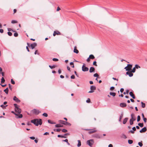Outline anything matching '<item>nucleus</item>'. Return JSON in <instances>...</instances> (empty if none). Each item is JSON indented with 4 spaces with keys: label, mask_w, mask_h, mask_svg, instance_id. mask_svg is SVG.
I'll return each instance as SVG.
<instances>
[{
    "label": "nucleus",
    "mask_w": 147,
    "mask_h": 147,
    "mask_svg": "<svg viewBox=\"0 0 147 147\" xmlns=\"http://www.w3.org/2000/svg\"><path fill=\"white\" fill-rule=\"evenodd\" d=\"M138 126H139L141 127H143V126H144V124H143V123H138Z\"/></svg>",
    "instance_id": "28"
},
{
    "label": "nucleus",
    "mask_w": 147,
    "mask_h": 147,
    "mask_svg": "<svg viewBox=\"0 0 147 147\" xmlns=\"http://www.w3.org/2000/svg\"><path fill=\"white\" fill-rule=\"evenodd\" d=\"M140 120V117L139 115H138L137 117V121H139Z\"/></svg>",
    "instance_id": "46"
},
{
    "label": "nucleus",
    "mask_w": 147,
    "mask_h": 147,
    "mask_svg": "<svg viewBox=\"0 0 147 147\" xmlns=\"http://www.w3.org/2000/svg\"><path fill=\"white\" fill-rule=\"evenodd\" d=\"M93 76L94 77H98L99 76V75H98V74L97 73H96V74H94Z\"/></svg>",
    "instance_id": "50"
},
{
    "label": "nucleus",
    "mask_w": 147,
    "mask_h": 147,
    "mask_svg": "<svg viewBox=\"0 0 147 147\" xmlns=\"http://www.w3.org/2000/svg\"><path fill=\"white\" fill-rule=\"evenodd\" d=\"M90 89L91 90L94 91V90H95L96 89V87L94 86H91Z\"/></svg>",
    "instance_id": "19"
},
{
    "label": "nucleus",
    "mask_w": 147,
    "mask_h": 147,
    "mask_svg": "<svg viewBox=\"0 0 147 147\" xmlns=\"http://www.w3.org/2000/svg\"><path fill=\"white\" fill-rule=\"evenodd\" d=\"M131 71V72H132V73H134L136 71L135 67H134Z\"/></svg>",
    "instance_id": "41"
},
{
    "label": "nucleus",
    "mask_w": 147,
    "mask_h": 147,
    "mask_svg": "<svg viewBox=\"0 0 147 147\" xmlns=\"http://www.w3.org/2000/svg\"><path fill=\"white\" fill-rule=\"evenodd\" d=\"M123 138H125H125H127V137L126 136V135H125L124 134H123Z\"/></svg>",
    "instance_id": "63"
},
{
    "label": "nucleus",
    "mask_w": 147,
    "mask_h": 147,
    "mask_svg": "<svg viewBox=\"0 0 147 147\" xmlns=\"http://www.w3.org/2000/svg\"><path fill=\"white\" fill-rule=\"evenodd\" d=\"M143 120L144 122L146 123V122L147 119L146 118H144Z\"/></svg>",
    "instance_id": "60"
},
{
    "label": "nucleus",
    "mask_w": 147,
    "mask_h": 147,
    "mask_svg": "<svg viewBox=\"0 0 147 147\" xmlns=\"http://www.w3.org/2000/svg\"><path fill=\"white\" fill-rule=\"evenodd\" d=\"M31 122L36 126H38L39 125H41L42 124V120L41 119H34L31 120Z\"/></svg>",
    "instance_id": "1"
},
{
    "label": "nucleus",
    "mask_w": 147,
    "mask_h": 147,
    "mask_svg": "<svg viewBox=\"0 0 147 147\" xmlns=\"http://www.w3.org/2000/svg\"><path fill=\"white\" fill-rule=\"evenodd\" d=\"M0 32L2 33L3 32V30L2 29H0Z\"/></svg>",
    "instance_id": "64"
},
{
    "label": "nucleus",
    "mask_w": 147,
    "mask_h": 147,
    "mask_svg": "<svg viewBox=\"0 0 147 147\" xmlns=\"http://www.w3.org/2000/svg\"><path fill=\"white\" fill-rule=\"evenodd\" d=\"M7 34L9 36H11L12 35V33L10 32H7Z\"/></svg>",
    "instance_id": "53"
},
{
    "label": "nucleus",
    "mask_w": 147,
    "mask_h": 147,
    "mask_svg": "<svg viewBox=\"0 0 147 147\" xmlns=\"http://www.w3.org/2000/svg\"><path fill=\"white\" fill-rule=\"evenodd\" d=\"M134 121L132 120V119H130L129 121V123L130 125H132L134 123Z\"/></svg>",
    "instance_id": "31"
},
{
    "label": "nucleus",
    "mask_w": 147,
    "mask_h": 147,
    "mask_svg": "<svg viewBox=\"0 0 147 147\" xmlns=\"http://www.w3.org/2000/svg\"><path fill=\"white\" fill-rule=\"evenodd\" d=\"M71 78L72 79H74L75 78V76L74 75H72L71 76Z\"/></svg>",
    "instance_id": "57"
},
{
    "label": "nucleus",
    "mask_w": 147,
    "mask_h": 147,
    "mask_svg": "<svg viewBox=\"0 0 147 147\" xmlns=\"http://www.w3.org/2000/svg\"><path fill=\"white\" fill-rule=\"evenodd\" d=\"M132 67V65L131 64H129L127 65V66L124 69L127 71H130Z\"/></svg>",
    "instance_id": "5"
},
{
    "label": "nucleus",
    "mask_w": 147,
    "mask_h": 147,
    "mask_svg": "<svg viewBox=\"0 0 147 147\" xmlns=\"http://www.w3.org/2000/svg\"><path fill=\"white\" fill-rule=\"evenodd\" d=\"M93 65H95L96 66H97V65L96 64V61H94L93 63Z\"/></svg>",
    "instance_id": "56"
},
{
    "label": "nucleus",
    "mask_w": 147,
    "mask_h": 147,
    "mask_svg": "<svg viewBox=\"0 0 147 147\" xmlns=\"http://www.w3.org/2000/svg\"><path fill=\"white\" fill-rule=\"evenodd\" d=\"M90 102V100L89 98H88L87 100H86V102L88 103H89Z\"/></svg>",
    "instance_id": "47"
},
{
    "label": "nucleus",
    "mask_w": 147,
    "mask_h": 147,
    "mask_svg": "<svg viewBox=\"0 0 147 147\" xmlns=\"http://www.w3.org/2000/svg\"><path fill=\"white\" fill-rule=\"evenodd\" d=\"M115 89V87L113 86L111 87L110 88V90H114Z\"/></svg>",
    "instance_id": "61"
},
{
    "label": "nucleus",
    "mask_w": 147,
    "mask_h": 147,
    "mask_svg": "<svg viewBox=\"0 0 147 147\" xmlns=\"http://www.w3.org/2000/svg\"><path fill=\"white\" fill-rule=\"evenodd\" d=\"M65 125H68L69 126H70L71 125V124L70 123H69L68 122H67V121H66Z\"/></svg>",
    "instance_id": "40"
},
{
    "label": "nucleus",
    "mask_w": 147,
    "mask_h": 147,
    "mask_svg": "<svg viewBox=\"0 0 147 147\" xmlns=\"http://www.w3.org/2000/svg\"><path fill=\"white\" fill-rule=\"evenodd\" d=\"M53 60L54 61H58V59L57 58H54L53 59Z\"/></svg>",
    "instance_id": "49"
},
{
    "label": "nucleus",
    "mask_w": 147,
    "mask_h": 147,
    "mask_svg": "<svg viewBox=\"0 0 147 147\" xmlns=\"http://www.w3.org/2000/svg\"><path fill=\"white\" fill-rule=\"evenodd\" d=\"M7 105L4 106L3 105H1V107L3 108V109H4L5 108V107H7Z\"/></svg>",
    "instance_id": "48"
},
{
    "label": "nucleus",
    "mask_w": 147,
    "mask_h": 147,
    "mask_svg": "<svg viewBox=\"0 0 147 147\" xmlns=\"http://www.w3.org/2000/svg\"><path fill=\"white\" fill-rule=\"evenodd\" d=\"M37 46V44L34 42L33 43L31 44L30 45V47H31L32 49H33L34 47Z\"/></svg>",
    "instance_id": "12"
},
{
    "label": "nucleus",
    "mask_w": 147,
    "mask_h": 147,
    "mask_svg": "<svg viewBox=\"0 0 147 147\" xmlns=\"http://www.w3.org/2000/svg\"><path fill=\"white\" fill-rule=\"evenodd\" d=\"M138 144L139 145L140 147H142L143 146V144L142 143V142H139L138 143Z\"/></svg>",
    "instance_id": "42"
},
{
    "label": "nucleus",
    "mask_w": 147,
    "mask_h": 147,
    "mask_svg": "<svg viewBox=\"0 0 147 147\" xmlns=\"http://www.w3.org/2000/svg\"><path fill=\"white\" fill-rule=\"evenodd\" d=\"M95 68L93 67H91L90 69L89 72L90 73H92L94 72L95 71Z\"/></svg>",
    "instance_id": "16"
},
{
    "label": "nucleus",
    "mask_w": 147,
    "mask_h": 147,
    "mask_svg": "<svg viewBox=\"0 0 147 147\" xmlns=\"http://www.w3.org/2000/svg\"><path fill=\"white\" fill-rule=\"evenodd\" d=\"M110 94L113 96H115L116 95V93L115 92H110Z\"/></svg>",
    "instance_id": "26"
},
{
    "label": "nucleus",
    "mask_w": 147,
    "mask_h": 147,
    "mask_svg": "<svg viewBox=\"0 0 147 147\" xmlns=\"http://www.w3.org/2000/svg\"><path fill=\"white\" fill-rule=\"evenodd\" d=\"M120 106L122 107H124L126 106V104L125 103H121L120 104Z\"/></svg>",
    "instance_id": "15"
},
{
    "label": "nucleus",
    "mask_w": 147,
    "mask_h": 147,
    "mask_svg": "<svg viewBox=\"0 0 147 147\" xmlns=\"http://www.w3.org/2000/svg\"><path fill=\"white\" fill-rule=\"evenodd\" d=\"M17 21L15 20H12L11 21V23L12 24H14L17 23Z\"/></svg>",
    "instance_id": "45"
},
{
    "label": "nucleus",
    "mask_w": 147,
    "mask_h": 147,
    "mask_svg": "<svg viewBox=\"0 0 147 147\" xmlns=\"http://www.w3.org/2000/svg\"><path fill=\"white\" fill-rule=\"evenodd\" d=\"M55 126L56 127H63V125H62L60 124L59 123L55 125Z\"/></svg>",
    "instance_id": "17"
},
{
    "label": "nucleus",
    "mask_w": 147,
    "mask_h": 147,
    "mask_svg": "<svg viewBox=\"0 0 147 147\" xmlns=\"http://www.w3.org/2000/svg\"><path fill=\"white\" fill-rule=\"evenodd\" d=\"M129 95L131 96L133 98V99H135V96L133 94V93L132 92H129Z\"/></svg>",
    "instance_id": "14"
},
{
    "label": "nucleus",
    "mask_w": 147,
    "mask_h": 147,
    "mask_svg": "<svg viewBox=\"0 0 147 147\" xmlns=\"http://www.w3.org/2000/svg\"><path fill=\"white\" fill-rule=\"evenodd\" d=\"M133 142V141L131 140H128V143L129 144H132Z\"/></svg>",
    "instance_id": "39"
},
{
    "label": "nucleus",
    "mask_w": 147,
    "mask_h": 147,
    "mask_svg": "<svg viewBox=\"0 0 147 147\" xmlns=\"http://www.w3.org/2000/svg\"><path fill=\"white\" fill-rule=\"evenodd\" d=\"M62 131L63 132H67V130L65 129H63L62 130Z\"/></svg>",
    "instance_id": "54"
},
{
    "label": "nucleus",
    "mask_w": 147,
    "mask_h": 147,
    "mask_svg": "<svg viewBox=\"0 0 147 147\" xmlns=\"http://www.w3.org/2000/svg\"><path fill=\"white\" fill-rule=\"evenodd\" d=\"M5 81V80L4 79L3 77H2L1 79V83H3Z\"/></svg>",
    "instance_id": "33"
},
{
    "label": "nucleus",
    "mask_w": 147,
    "mask_h": 147,
    "mask_svg": "<svg viewBox=\"0 0 147 147\" xmlns=\"http://www.w3.org/2000/svg\"><path fill=\"white\" fill-rule=\"evenodd\" d=\"M128 119V118L127 117H126L123 120V124H125L127 121Z\"/></svg>",
    "instance_id": "20"
},
{
    "label": "nucleus",
    "mask_w": 147,
    "mask_h": 147,
    "mask_svg": "<svg viewBox=\"0 0 147 147\" xmlns=\"http://www.w3.org/2000/svg\"><path fill=\"white\" fill-rule=\"evenodd\" d=\"M11 82L13 84H15V82L13 81V80L12 79H11Z\"/></svg>",
    "instance_id": "52"
},
{
    "label": "nucleus",
    "mask_w": 147,
    "mask_h": 147,
    "mask_svg": "<svg viewBox=\"0 0 147 147\" xmlns=\"http://www.w3.org/2000/svg\"><path fill=\"white\" fill-rule=\"evenodd\" d=\"M67 70L69 71H70V67L68 66H67Z\"/></svg>",
    "instance_id": "62"
},
{
    "label": "nucleus",
    "mask_w": 147,
    "mask_h": 147,
    "mask_svg": "<svg viewBox=\"0 0 147 147\" xmlns=\"http://www.w3.org/2000/svg\"><path fill=\"white\" fill-rule=\"evenodd\" d=\"M49 67L51 69H53V68H55L56 67V66L55 65H53V66H51V65H49Z\"/></svg>",
    "instance_id": "30"
},
{
    "label": "nucleus",
    "mask_w": 147,
    "mask_h": 147,
    "mask_svg": "<svg viewBox=\"0 0 147 147\" xmlns=\"http://www.w3.org/2000/svg\"><path fill=\"white\" fill-rule=\"evenodd\" d=\"M17 116H18L17 117V118H22L23 117V115L22 114H20L19 115L18 114V115H17Z\"/></svg>",
    "instance_id": "34"
},
{
    "label": "nucleus",
    "mask_w": 147,
    "mask_h": 147,
    "mask_svg": "<svg viewBox=\"0 0 147 147\" xmlns=\"http://www.w3.org/2000/svg\"><path fill=\"white\" fill-rule=\"evenodd\" d=\"M14 36L15 37H17L18 36V34L17 33H15L14 34Z\"/></svg>",
    "instance_id": "51"
},
{
    "label": "nucleus",
    "mask_w": 147,
    "mask_h": 147,
    "mask_svg": "<svg viewBox=\"0 0 147 147\" xmlns=\"http://www.w3.org/2000/svg\"><path fill=\"white\" fill-rule=\"evenodd\" d=\"M86 65L85 64H84L82 67V70L83 71H86L88 70V68L86 67Z\"/></svg>",
    "instance_id": "7"
},
{
    "label": "nucleus",
    "mask_w": 147,
    "mask_h": 147,
    "mask_svg": "<svg viewBox=\"0 0 147 147\" xmlns=\"http://www.w3.org/2000/svg\"><path fill=\"white\" fill-rule=\"evenodd\" d=\"M4 91L5 93L7 94L8 92V89L7 88L5 90H4Z\"/></svg>",
    "instance_id": "29"
},
{
    "label": "nucleus",
    "mask_w": 147,
    "mask_h": 147,
    "mask_svg": "<svg viewBox=\"0 0 147 147\" xmlns=\"http://www.w3.org/2000/svg\"><path fill=\"white\" fill-rule=\"evenodd\" d=\"M146 127H143L141 130H140V133H142V132H144L146 131Z\"/></svg>",
    "instance_id": "13"
},
{
    "label": "nucleus",
    "mask_w": 147,
    "mask_h": 147,
    "mask_svg": "<svg viewBox=\"0 0 147 147\" xmlns=\"http://www.w3.org/2000/svg\"><path fill=\"white\" fill-rule=\"evenodd\" d=\"M129 90H127L126 91V92H124L123 93V94H127V95L128 94V93L129 92Z\"/></svg>",
    "instance_id": "38"
},
{
    "label": "nucleus",
    "mask_w": 147,
    "mask_h": 147,
    "mask_svg": "<svg viewBox=\"0 0 147 147\" xmlns=\"http://www.w3.org/2000/svg\"><path fill=\"white\" fill-rule=\"evenodd\" d=\"M61 129H54V131H56L57 132H59L61 130Z\"/></svg>",
    "instance_id": "36"
},
{
    "label": "nucleus",
    "mask_w": 147,
    "mask_h": 147,
    "mask_svg": "<svg viewBox=\"0 0 147 147\" xmlns=\"http://www.w3.org/2000/svg\"><path fill=\"white\" fill-rule=\"evenodd\" d=\"M66 121H64L63 120H59V122L60 123H61L62 124H63L64 125H65V123Z\"/></svg>",
    "instance_id": "22"
},
{
    "label": "nucleus",
    "mask_w": 147,
    "mask_h": 147,
    "mask_svg": "<svg viewBox=\"0 0 147 147\" xmlns=\"http://www.w3.org/2000/svg\"><path fill=\"white\" fill-rule=\"evenodd\" d=\"M78 143L77 145V146L78 147H80L81 145V142L80 141V140H78Z\"/></svg>",
    "instance_id": "32"
},
{
    "label": "nucleus",
    "mask_w": 147,
    "mask_h": 147,
    "mask_svg": "<svg viewBox=\"0 0 147 147\" xmlns=\"http://www.w3.org/2000/svg\"><path fill=\"white\" fill-rule=\"evenodd\" d=\"M85 130L87 131H89L88 133L90 134L96 132L97 131V130L95 128L91 129H86Z\"/></svg>",
    "instance_id": "4"
},
{
    "label": "nucleus",
    "mask_w": 147,
    "mask_h": 147,
    "mask_svg": "<svg viewBox=\"0 0 147 147\" xmlns=\"http://www.w3.org/2000/svg\"><path fill=\"white\" fill-rule=\"evenodd\" d=\"M124 91V89L123 88H121L120 89V91L121 93H122Z\"/></svg>",
    "instance_id": "59"
},
{
    "label": "nucleus",
    "mask_w": 147,
    "mask_h": 147,
    "mask_svg": "<svg viewBox=\"0 0 147 147\" xmlns=\"http://www.w3.org/2000/svg\"><path fill=\"white\" fill-rule=\"evenodd\" d=\"M57 137L59 138L61 137V138H67V137L66 136H63V135H58L57 136Z\"/></svg>",
    "instance_id": "25"
},
{
    "label": "nucleus",
    "mask_w": 147,
    "mask_h": 147,
    "mask_svg": "<svg viewBox=\"0 0 147 147\" xmlns=\"http://www.w3.org/2000/svg\"><path fill=\"white\" fill-rule=\"evenodd\" d=\"M131 119H132V120L133 121H135L136 120V119L135 117H134L133 116L134 115L132 114L131 115Z\"/></svg>",
    "instance_id": "27"
},
{
    "label": "nucleus",
    "mask_w": 147,
    "mask_h": 147,
    "mask_svg": "<svg viewBox=\"0 0 147 147\" xmlns=\"http://www.w3.org/2000/svg\"><path fill=\"white\" fill-rule=\"evenodd\" d=\"M13 100L17 103H19L20 102V100H19L16 96H14L13 98Z\"/></svg>",
    "instance_id": "10"
},
{
    "label": "nucleus",
    "mask_w": 147,
    "mask_h": 147,
    "mask_svg": "<svg viewBox=\"0 0 147 147\" xmlns=\"http://www.w3.org/2000/svg\"><path fill=\"white\" fill-rule=\"evenodd\" d=\"M141 103L142 104V107L143 108L145 107V103H144L143 102H141Z\"/></svg>",
    "instance_id": "37"
},
{
    "label": "nucleus",
    "mask_w": 147,
    "mask_h": 147,
    "mask_svg": "<svg viewBox=\"0 0 147 147\" xmlns=\"http://www.w3.org/2000/svg\"><path fill=\"white\" fill-rule=\"evenodd\" d=\"M135 67L136 68L138 69L139 68H140V67L139 65H138L136 64L135 65Z\"/></svg>",
    "instance_id": "43"
},
{
    "label": "nucleus",
    "mask_w": 147,
    "mask_h": 147,
    "mask_svg": "<svg viewBox=\"0 0 147 147\" xmlns=\"http://www.w3.org/2000/svg\"><path fill=\"white\" fill-rule=\"evenodd\" d=\"M132 129L133 131L131 130L130 131V132L132 134H134V131L136 130V128L135 127H134L132 128Z\"/></svg>",
    "instance_id": "18"
},
{
    "label": "nucleus",
    "mask_w": 147,
    "mask_h": 147,
    "mask_svg": "<svg viewBox=\"0 0 147 147\" xmlns=\"http://www.w3.org/2000/svg\"><path fill=\"white\" fill-rule=\"evenodd\" d=\"M11 113H12L14 114V115H15L16 116L18 115V114H17L16 113H15L14 111H11Z\"/></svg>",
    "instance_id": "55"
},
{
    "label": "nucleus",
    "mask_w": 147,
    "mask_h": 147,
    "mask_svg": "<svg viewBox=\"0 0 147 147\" xmlns=\"http://www.w3.org/2000/svg\"><path fill=\"white\" fill-rule=\"evenodd\" d=\"M13 105L15 107V112L18 113V114H20L21 112V109L18 107V105L16 104H14Z\"/></svg>",
    "instance_id": "2"
},
{
    "label": "nucleus",
    "mask_w": 147,
    "mask_h": 147,
    "mask_svg": "<svg viewBox=\"0 0 147 147\" xmlns=\"http://www.w3.org/2000/svg\"><path fill=\"white\" fill-rule=\"evenodd\" d=\"M48 122L49 123L51 124H55L56 123L53 122V121H52L51 120H48Z\"/></svg>",
    "instance_id": "23"
},
{
    "label": "nucleus",
    "mask_w": 147,
    "mask_h": 147,
    "mask_svg": "<svg viewBox=\"0 0 147 147\" xmlns=\"http://www.w3.org/2000/svg\"><path fill=\"white\" fill-rule=\"evenodd\" d=\"M42 115L46 117H47L48 116L47 114L46 113H44Z\"/></svg>",
    "instance_id": "44"
},
{
    "label": "nucleus",
    "mask_w": 147,
    "mask_h": 147,
    "mask_svg": "<svg viewBox=\"0 0 147 147\" xmlns=\"http://www.w3.org/2000/svg\"><path fill=\"white\" fill-rule=\"evenodd\" d=\"M31 112L32 113L36 115H37L41 112L40 111H39L38 110L36 109H34L32 110L31 111Z\"/></svg>",
    "instance_id": "6"
},
{
    "label": "nucleus",
    "mask_w": 147,
    "mask_h": 147,
    "mask_svg": "<svg viewBox=\"0 0 147 147\" xmlns=\"http://www.w3.org/2000/svg\"><path fill=\"white\" fill-rule=\"evenodd\" d=\"M94 143V140L93 139H91L87 141V144L91 147H92V145Z\"/></svg>",
    "instance_id": "3"
},
{
    "label": "nucleus",
    "mask_w": 147,
    "mask_h": 147,
    "mask_svg": "<svg viewBox=\"0 0 147 147\" xmlns=\"http://www.w3.org/2000/svg\"><path fill=\"white\" fill-rule=\"evenodd\" d=\"M123 114H121V115H120V117H119V121H121V119H122L123 117Z\"/></svg>",
    "instance_id": "35"
},
{
    "label": "nucleus",
    "mask_w": 147,
    "mask_h": 147,
    "mask_svg": "<svg viewBox=\"0 0 147 147\" xmlns=\"http://www.w3.org/2000/svg\"><path fill=\"white\" fill-rule=\"evenodd\" d=\"M74 53H76V54H78L79 53V51L78 50L76 49V47H74Z\"/></svg>",
    "instance_id": "21"
},
{
    "label": "nucleus",
    "mask_w": 147,
    "mask_h": 147,
    "mask_svg": "<svg viewBox=\"0 0 147 147\" xmlns=\"http://www.w3.org/2000/svg\"><path fill=\"white\" fill-rule=\"evenodd\" d=\"M93 137L97 138H102V135L98 134H95L93 135Z\"/></svg>",
    "instance_id": "8"
},
{
    "label": "nucleus",
    "mask_w": 147,
    "mask_h": 147,
    "mask_svg": "<svg viewBox=\"0 0 147 147\" xmlns=\"http://www.w3.org/2000/svg\"><path fill=\"white\" fill-rule=\"evenodd\" d=\"M132 73V72H131V71H128L126 72V74L128 75L130 77H131L133 75V74Z\"/></svg>",
    "instance_id": "11"
},
{
    "label": "nucleus",
    "mask_w": 147,
    "mask_h": 147,
    "mask_svg": "<svg viewBox=\"0 0 147 147\" xmlns=\"http://www.w3.org/2000/svg\"><path fill=\"white\" fill-rule=\"evenodd\" d=\"M89 57V58L92 59H93L95 58L94 56L93 55H90Z\"/></svg>",
    "instance_id": "24"
},
{
    "label": "nucleus",
    "mask_w": 147,
    "mask_h": 147,
    "mask_svg": "<svg viewBox=\"0 0 147 147\" xmlns=\"http://www.w3.org/2000/svg\"><path fill=\"white\" fill-rule=\"evenodd\" d=\"M61 33L58 31H54L53 34V36H55L56 35H61Z\"/></svg>",
    "instance_id": "9"
},
{
    "label": "nucleus",
    "mask_w": 147,
    "mask_h": 147,
    "mask_svg": "<svg viewBox=\"0 0 147 147\" xmlns=\"http://www.w3.org/2000/svg\"><path fill=\"white\" fill-rule=\"evenodd\" d=\"M30 138L32 140H34L35 139V138L33 136L30 137Z\"/></svg>",
    "instance_id": "58"
}]
</instances>
